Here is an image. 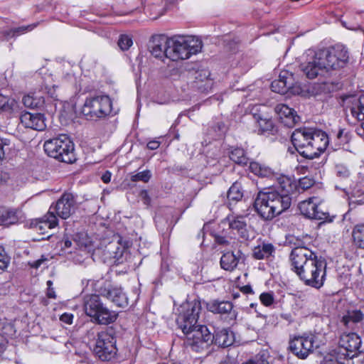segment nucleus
Wrapping results in <instances>:
<instances>
[{
  "label": "nucleus",
  "instance_id": "1",
  "mask_svg": "<svg viewBox=\"0 0 364 364\" xmlns=\"http://www.w3.org/2000/svg\"><path fill=\"white\" fill-rule=\"evenodd\" d=\"M201 311L200 299L183 302L178 309L176 323L186 336V348L197 353H208L213 344V336L205 325H197Z\"/></svg>",
  "mask_w": 364,
  "mask_h": 364
},
{
  "label": "nucleus",
  "instance_id": "2",
  "mask_svg": "<svg viewBox=\"0 0 364 364\" xmlns=\"http://www.w3.org/2000/svg\"><path fill=\"white\" fill-rule=\"evenodd\" d=\"M289 259L291 269L306 285L316 289L323 286L326 275V262L323 257L311 250L301 247L293 248Z\"/></svg>",
  "mask_w": 364,
  "mask_h": 364
},
{
  "label": "nucleus",
  "instance_id": "3",
  "mask_svg": "<svg viewBox=\"0 0 364 364\" xmlns=\"http://www.w3.org/2000/svg\"><path fill=\"white\" fill-rule=\"evenodd\" d=\"M202 41L194 36H174L169 38L168 59L172 61L189 58L201 51Z\"/></svg>",
  "mask_w": 364,
  "mask_h": 364
},
{
  "label": "nucleus",
  "instance_id": "4",
  "mask_svg": "<svg viewBox=\"0 0 364 364\" xmlns=\"http://www.w3.org/2000/svg\"><path fill=\"white\" fill-rule=\"evenodd\" d=\"M46 154L60 162L73 164L76 161L74 144L66 134L46 140L43 144Z\"/></svg>",
  "mask_w": 364,
  "mask_h": 364
},
{
  "label": "nucleus",
  "instance_id": "5",
  "mask_svg": "<svg viewBox=\"0 0 364 364\" xmlns=\"http://www.w3.org/2000/svg\"><path fill=\"white\" fill-rule=\"evenodd\" d=\"M83 307L85 314L98 324L108 325L114 323L118 314L109 310L102 303L99 294H90L84 297Z\"/></svg>",
  "mask_w": 364,
  "mask_h": 364
},
{
  "label": "nucleus",
  "instance_id": "6",
  "mask_svg": "<svg viewBox=\"0 0 364 364\" xmlns=\"http://www.w3.org/2000/svg\"><path fill=\"white\" fill-rule=\"evenodd\" d=\"M112 103L108 95L87 97L82 108V114L87 119H97L109 115L112 110Z\"/></svg>",
  "mask_w": 364,
  "mask_h": 364
},
{
  "label": "nucleus",
  "instance_id": "7",
  "mask_svg": "<svg viewBox=\"0 0 364 364\" xmlns=\"http://www.w3.org/2000/svg\"><path fill=\"white\" fill-rule=\"evenodd\" d=\"M93 350L95 355L102 361H108L114 358L117 348L113 329L109 328L97 333Z\"/></svg>",
  "mask_w": 364,
  "mask_h": 364
},
{
  "label": "nucleus",
  "instance_id": "8",
  "mask_svg": "<svg viewBox=\"0 0 364 364\" xmlns=\"http://www.w3.org/2000/svg\"><path fill=\"white\" fill-rule=\"evenodd\" d=\"M318 56L321 57L326 71L343 68L348 60V50L341 44L318 50Z\"/></svg>",
  "mask_w": 364,
  "mask_h": 364
},
{
  "label": "nucleus",
  "instance_id": "9",
  "mask_svg": "<svg viewBox=\"0 0 364 364\" xmlns=\"http://www.w3.org/2000/svg\"><path fill=\"white\" fill-rule=\"evenodd\" d=\"M95 289L119 307L128 306V298L122 288L112 284L109 280H98L95 284Z\"/></svg>",
  "mask_w": 364,
  "mask_h": 364
},
{
  "label": "nucleus",
  "instance_id": "10",
  "mask_svg": "<svg viewBox=\"0 0 364 364\" xmlns=\"http://www.w3.org/2000/svg\"><path fill=\"white\" fill-rule=\"evenodd\" d=\"M316 338L311 333L294 336L289 341V349L297 358L306 359L314 351Z\"/></svg>",
  "mask_w": 364,
  "mask_h": 364
},
{
  "label": "nucleus",
  "instance_id": "11",
  "mask_svg": "<svg viewBox=\"0 0 364 364\" xmlns=\"http://www.w3.org/2000/svg\"><path fill=\"white\" fill-rule=\"evenodd\" d=\"M304 57L305 60L301 63L299 68L309 79H314L326 70L321 57L318 56V50H308Z\"/></svg>",
  "mask_w": 364,
  "mask_h": 364
},
{
  "label": "nucleus",
  "instance_id": "12",
  "mask_svg": "<svg viewBox=\"0 0 364 364\" xmlns=\"http://www.w3.org/2000/svg\"><path fill=\"white\" fill-rule=\"evenodd\" d=\"M77 208L76 196L70 192H65L60 198L53 204L49 211L62 219H67L73 214Z\"/></svg>",
  "mask_w": 364,
  "mask_h": 364
},
{
  "label": "nucleus",
  "instance_id": "13",
  "mask_svg": "<svg viewBox=\"0 0 364 364\" xmlns=\"http://www.w3.org/2000/svg\"><path fill=\"white\" fill-rule=\"evenodd\" d=\"M329 140L327 134L321 130L314 129L312 130L311 141L304 154V158L313 159L318 157L322 152H323L328 144Z\"/></svg>",
  "mask_w": 364,
  "mask_h": 364
},
{
  "label": "nucleus",
  "instance_id": "14",
  "mask_svg": "<svg viewBox=\"0 0 364 364\" xmlns=\"http://www.w3.org/2000/svg\"><path fill=\"white\" fill-rule=\"evenodd\" d=\"M205 306L208 311L214 314H220L228 323L236 320L237 312L233 309V304L230 301L213 299L206 302Z\"/></svg>",
  "mask_w": 364,
  "mask_h": 364
},
{
  "label": "nucleus",
  "instance_id": "15",
  "mask_svg": "<svg viewBox=\"0 0 364 364\" xmlns=\"http://www.w3.org/2000/svg\"><path fill=\"white\" fill-rule=\"evenodd\" d=\"M254 208L259 217L264 221L276 218L269 191H259L254 201Z\"/></svg>",
  "mask_w": 364,
  "mask_h": 364
},
{
  "label": "nucleus",
  "instance_id": "16",
  "mask_svg": "<svg viewBox=\"0 0 364 364\" xmlns=\"http://www.w3.org/2000/svg\"><path fill=\"white\" fill-rule=\"evenodd\" d=\"M128 242L122 243V238L118 237L117 240L110 242L105 249V254L107 255V257L112 259V262L118 265L124 263L127 260L128 256Z\"/></svg>",
  "mask_w": 364,
  "mask_h": 364
},
{
  "label": "nucleus",
  "instance_id": "17",
  "mask_svg": "<svg viewBox=\"0 0 364 364\" xmlns=\"http://www.w3.org/2000/svg\"><path fill=\"white\" fill-rule=\"evenodd\" d=\"M361 339L356 333H344L338 341V355L341 356L350 355L352 353L359 350Z\"/></svg>",
  "mask_w": 364,
  "mask_h": 364
},
{
  "label": "nucleus",
  "instance_id": "18",
  "mask_svg": "<svg viewBox=\"0 0 364 364\" xmlns=\"http://www.w3.org/2000/svg\"><path fill=\"white\" fill-rule=\"evenodd\" d=\"M312 130L311 128H299L295 129L291 134V142L298 153L303 157L304 154L302 151H306L307 146L310 144L309 142L311 141Z\"/></svg>",
  "mask_w": 364,
  "mask_h": 364
},
{
  "label": "nucleus",
  "instance_id": "19",
  "mask_svg": "<svg viewBox=\"0 0 364 364\" xmlns=\"http://www.w3.org/2000/svg\"><path fill=\"white\" fill-rule=\"evenodd\" d=\"M168 48L169 38L165 36H153L149 46L151 55L162 61L164 60V58H168Z\"/></svg>",
  "mask_w": 364,
  "mask_h": 364
},
{
  "label": "nucleus",
  "instance_id": "20",
  "mask_svg": "<svg viewBox=\"0 0 364 364\" xmlns=\"http://www.w3.org/2000/svg\"><path fill=\"white\" fill-rule=\"evenodd\" d=\"M245 259V255L240 250L226 252L220 258V267L226 271L232 272L239 263H244Z\"/></svg>",
  "mask_w": 364,
  "mask_h": 364
},
{
  "label": "nucleus",
  "instance_id": "21",
  "mask_svg": "<svg viewBox=\"0 0 364 364\" xmlns=\"http://www.w3.org/2000/svg\"><path fill=\"white\" fill-rule=\"evenodd\" d=\"M20 120L26 128L37 131H43L46 128V117L41 113L26 112L21 114Z\"/></svg>",
  "mask_w": 364,
  "mask_h": 364
},
{
  "label": "nucleus",
  "instance_id": "22",
  "mask_svg": "<svg viewBox=\"0 0 364 364\" xmlns=\"http://www.w3.org/2000/svg\"><path fill=\"white\" fill-rule=\"evenodd\" d=\"M269 196L276 217L287 211L291 205V196L279 193V191H269Z\"/></svg>",
  "mask_w": 364,
  "mask_h": 364
},
{
  "label": "nucleus",
  "instance_id": "23",
  "mask_svg": "<svg viewBox=\"0 0 364 364\" xmlns=\"http://www.w3.org/2000/svg\"><path fill=\"white\" fill-rule=\"evenodd\" d=\"M364 320V314L360 309L348 310L342 316L340 323L344 327L350 330H355L359 324Z\"/></svg>",
  "mask_w": 364,
  "mask_h": 364
},
{
  "label": "nucleus",
  "instance_id": "24",
  "mask_svg": "<svg viewBox=\"0 0 364 364\" xmlns=\"http://www.w3.org/2000/svg\"><path fill=\"white\" fill-rule=\"evenodd\" d=\"M275 111L278 114L282 122L289 127H293L297 123L299 117L292 108L286 105L280 104L277 105Z\"/></svg>",
  "mask_w": 364,
  "mask_h": 364
},
{
  "label": "nucleus",
  "instance_id": "25",
  "mask_svg": "<svg viewBox=\"0 0 364 364\" xmlns=\"http://www.w3.org/2000/svg\"><path fill=\"white\" fill-rule=\"evenodd\" d=\"M226 220L228 222L230 229L235 230L243 240L249 239L247 223L243 216L230 215L227 216Z\"/></svg>",
  "mask_w": 364,
  "mask_h": 364
},
{
  "label": "nucleus",
  "instance_id": "26",
  "mask_svg": "<svg viewBox=\"0 0 364 364\" xmlns=\"http://www.w3.org/2000/svg\"><path fill=\"white\" fill-rule=\"evenodd\" d=\"M292 75L287 72H282L280 73L279 79L271 83V90L274 92L285 95L292 87Z\"/></svg>",
  "mask_w": 364,
  "mask_h": 364
},
{
  "label": "nucleus",
  "instance_id": "27",
  "mask_svg": "<svg viewBox=\"0 0 364 364\" xmlns=\"http://www.w3.org/2000/svg\"><path fill=\"white\" fill-rule=\"evenodd\" d=\"M213 343L221 348H227L235 342V334L228 328H223L215 331L213 333Z\"/></svg>",
  "mask_w": 364,
  "mask_h": 364
},
{
  "label": "nucleus",
  "instance_id": "28",
  "mask_svg": "<svg viewBox=\"0 0 364 364\" xmlns=\"http://www.w3.org/2000/svg\"><path fill=\"white\" fill-rule=\"evenodd\" d=\"M318 202L319 199L316 197H311L301 201L299 204L301 213L306 218L312 219L315 216L314 212L318 208Z\"/></svg>",
  "mask_w": 364,
  "mask_h": 364
},
{
  "label": "nucleus",
  "instance_id": "29",
  "mask_svg": "<svg viewBox=\"0 0 364 364\" xmlns=\"http://www.w3.org/2000/svg\"><path fill=\"white\" fill-rule=\"evenodd\" d=\"M278 186L274 191H279V193L288 195L291 194L296 188V182L291 178L287 176H280L277 178Z\"/></svg>",
  "mask_w": 364,
  "mask_h": 364
},
{
  "label": "nucleus",
  "instance_id": "30",
  "mask_svg": "<svg viewBox=\"0 0 364 364\" xmlns=\"http://www.w3.org/2000/svg\"><path fill=\"white\" fill-rule=\"evenodd\" d=\"M18 220V213L16 209L0 208V225L9 226L14 225Z\"/></svg>",
  "mask_w": 364,
  "mask_h": 364
},
{
  "label": "nucleus",
  "instance_id": "31",
  "mask_svg": "<svg viewBox=\"0 0 364 364\" xmlns=\"http://www.w3.org/2000/svg\"><path fill=\"white\" fill-rule=\"evenodd\" d=\"M25 107L31 109H41L44 107L45 98L40 92H30L23 97Z\"/></svg>",
  "mask_w": 364,
  "mask_h": 364
},
{
  "label": "nucleus",
  "instance_id": "32",
  "mask_svg": "<svg viewBox=\"0 0 364 364\" xmlns=\"http://www.w3.org/2000/svg\"><path fill=\"white\" fill-rule=\"evenodd\" d=\"M275 252L274 246L271 243L263 242L255 247L252 250V257L255 259H267Z\"/></svg>",
  "mask_w": 364,
  "mask_h": 364
},
{
  "label": "nucleus",
  "instance_id": "33",
  "mask_svg": "<svg viewBox=\"0 0 364 364\" xmlns=\"http://www.w3.org/2000/svg\"><path fill=\"white\" fill-rule=\"evenodd\" d=\"M249 168L252 173L261 178H271L274 175L272 168L259 162L250 161Z\"/></svg>",
  "mask_w": 364,
  "mask_h": 364
},
{
  "label": "nucleus",
  "instance_id": "34",
  "mask_svg": "<svg viewBox=\"0 0 364 364\" xmlns=\"http://www.w3.org/2000/svg\"><path fill=\"white\" fill-rule=\"evenodd\" d=\"M229 157L234 163L245 166L250 163L245 151L240 147H232L229 152Z\"/></svg>",
  "mask_w": 364,
  "mask_h": 364
},
{
  "label": "nucleus",
  "instance_id": "35",
  "mask_svg": "<svg viewBox=\"0 0 364 364\" xmlns=\"http://www.w3.org/2000/svg\"><path fill=\"white\" fill-rule=\"evenodd\" d=\"M36 26V24H31L28 26H22L19 27H15L10 29L4 30L1 32L2 36L0 37V39H8L12 37L18 36L21 34L32 31Z\"/></svg>",
  "mask_w": 364,
  "mask_h": 364
},
{
  "label": "nucleus",
  "instance_id": "36",
  "mask_svg": "<svg viewBox=\"0 0 364 364\" xmlns=\"http://www.w3.org/2000/svg\"><path fill=\"white\" fill-rule=\"evenodd\" d=\"M227 197L230 205H231V202L236 203L242 200L243 190L240 182L236 181L230 186L228 191Z\"/></svg>",
  "mask_w": 364,
  "mask_h": 364
},
{
  "label": "nucleus",
  "instance_id": "37",
  "mask_svg": "<svg viewBox=\"0 0 364 364\" xmlns=\"http://www.w3.org/2000/svg\"><path fill=\"white\" fill-rule=\"evenodd\" d=\"M17 107L16 101L0 94V114H11Z\"/></svg>",
  "mask_w": 364,
  "mask_h": 364
},
{
  "label": "nucleus",
  "instance_id": "38",
  "mask_svg": "<svg viewBox=\"0 0 364 364\" xmlns=\"http://www.w3.org/2000/svg\"><path fill=\"white\" fill-rule=\"evenodd\" d=\"M350 110L352 116L358 121L364 120V95L355 100Z\"/></svg>",
  "mask_w": 364,
  "mask_h": 364
},
{
  "label": "nucleus",
  "instance_id": "39",
  "mask_svg": "<svg viewBox=\"0 0 364 364\" xmlns=\"http://www.w3.org/2000/svg\"><path fill=\"white\" fill-rule=\"evenodd\" d=\"M352 237L354 244L359 248L364 249V223H359L353 227Z\"/></svg>",
  "mask_w": 364,
  "mask_h": 364
},
{
  "label": "nucleus",
  "instance_id": "40",
  "mask_svg": "<svg viewBox=\"0 0 364 364\" xmlns=\"http://www.w3.org/2000/svg\"><path fill=\"white\" fill-rule=\"evenodd\" d=\"M58 225V218L56 215L53 214V212L49 211L48 215H45L41 219L36 228L39 230H43L44 228L49 229L55 228Z\"/></svg>",
  "mask_w": 364,
  "mask_h": 364
},
{
  "label": "nucleus",
  "instance_id": "41",
  "mask_svg": "<svg viewBox=\"0 0 364 364\" xmlns=\"http://www.w3.org/2000/svg\"><path fill=\"white\" fill-rule=\"evenodd\" d=\"M341 364H364V352L357 350L350 355L343 356Z\"/></svg>",
  "mask_w": 364,
  "mask_h": 364
},
{
  "label": "nucleus",
  "instance_id": "42",
  "mask_svg": "<svg viewBox=\"0 0 364 364\" xmlns=\"http://www.w3.org/2000/svg\"><path fill=\"white\" fill-rule=\"evenodd\" d=\"M259 126V133H272L274 132V125L272 119L259 117L257 120Z\"/></svg>",
  "mask_w": 364,
  "mask_h": 364
},
{
  "label": "nucleus",
  "instance_id": "43",
  "mask_svg": "<svg viewBox=\"0 0 364 364\" xmlns=\"http://www.w3.org/2000/svg\"><path fill=\"white\" fill-rule=\"evenodd\" d=\"M269 355L267 353L259 352L242 364H269Z\"/></svg>",
  "mask_w": 364,
  "mask_h": 364
},
{
  "label": "nucleus",
  "instance_id": "44",
  "mask_svg": "<svg viewBox=\"0 0 364 364\" xmlns=\"http://www.w3.org/2000/svg\"><path fill=\"white\" fill-rule=\"evenodd\" d=\"M315 216L312 218L318 220H323V222L331 223L334 217H331L328 212L323 211L320 207L319 203H318V208L314 212Z\"/></svg>",
  "mask_w": 364,
  "mask_h": 364
},
{
  "label": "nucleus",
  "instance_id": "45",
  "mask_svg": "<svg viewBox=\"0 0 364 364\" xmlns=\"http://www.w3.org/2000/svg\"><path fill=\"white\" fill-rule=\"evenodd\" d=\"M151 177V171L149 170H145L132 175L131 176V181L132 182L143 181L144 183H146L150 180Z\"/></svg>",
  "mask_w": 364,
  "mask_h": 364
},
{
  "label": "nucleus",
  "instance_id": "46",
  "mask_svg": "<svg viewBox=\"0 0 364 364\" xmlns=\"http://www.w3.org/2000/svg\"><path fill=\"white\" fill-rule=\"evenodd\" d=\"M10 140L7 139L0 138V162L2 161L6 158V155L10 151Z\"/></svg>",
  "mask_w": 364,
  "mask_h": 364
},
{
  "label": "nucleus",
  "instance_id": "47",
  "mask_svg": "<svg viewBox=\"0 0 364 364\" xmlns=\"http://www.w3.org/2000/svg\"><path fill=\"white\" fill-rule=\"evenodd\" d=\"M132 44V38L127 35H121L118 40V46L122 50H128Z\"/></svg>",
  "mask_w": 364,
  "mask_h": 364
},
{
  "label": "nucleus",
  "instance_id": "48",
  "mask_svg": "<svg viewBox=\"0 0 364 364\" xmlns=\"http://www.w3.org/2000/svg\"><path fill=\"white\" fill-rule=\"evenodd\" d=\"M261 303L265 306H270L274 302V295L272 291L263 292L259 295Z\"/></svg>",
  "mask_w": 364,
  "mask_h": 364
},
{
  "label": "nucleus",
  "instance_id": "49",
  "mask_svg": "<svg viewBox=\"0 0 364 364\" xmlns=\"http://www.w3.org/2000/svg\"><path fill=\"white\" fill-rule=\"evenodd\" d=\"M10 262V257L8 256L4 247L0 246V269L5 270Z\"/></svg>",
  "mask_w": 364,
  "mask_h": 364
},
{
  "label": "nucleus",
  "instance_id": "50",
  "mask_svg": "<svg viewBox=\"0 0 364 364\" xmlns=\"http://www.w3.org/2000/svg\"><path fill=\"white\" fill-rule=\"evenodd\" d=\"M337 137L340 140L341 143L347 144L351 139V134L349 132L343 129L339 130Z\"/></svg>",
  "mask_w": 364,
  "mask_h": 364
},
{
  "label": "nucleus",
  "instance_id": "51",
  "mask_svg": "<svg viewBox=\"0 0 364 364\" xmlns=\"http://www.w3.org/2000/svg\"><path fill=\"white\" fill-rule=\"evenodd\" d=\"M315 183V181L309 177L305 176L299 179V185L301 188L306 190L312 187Z\"/></svg>",
  "mask_w": 364,
  "mask_h": 364
},
{
  "label": "nucleus",
  "instance_id": "52",
  "mask_svg": "<svg viewBox=\"0 0 364 364\" xmlns=\"http://www.w3.org/2000/svg\"><path fill=\"white\" fill-rule=\"evenodd\" d=\"M15 332L14 326L11 323H6L3 326L0 333L4 334L8 338V337L14 336Z\"/></svg>",
  "mask_w": 364,
  "mask_h": 364
},
{
  "label": "nucleus",
  "instance_id": "53",
  "mask_svg": "<svg viewBox=\"0 0 364 364\" xmlns=\"http://www.w3.org/2000/svg\"><path fill=\"white\" fill-rule=\"evenodd\" d=\"M343 356L338 355L336 353V357H325L321 364H341L343 360Z\"/></svg>",
  "mask_w": 364,
  "mask_h": 364
},
{
  "label": "nucleus",
  "instance_id": "54",
  "mask_svg": "<svg viewBox=\"0 0 364 364\" xmlns=\"http://www.w3.org/2000/svg\"><path fill=\"white\" fill-rule=\"evenodd\" d=\"M336 175L341 178H346L350 175L349 170L343 166H337L336 167Z\"/></svg>",
  "mask_w": 364,
  "mask_h": 364
},
{
  "label": "nucleus",
  "instance_id": "55",
  "mask_svg": "<svg viewBox=\"0 0 364 364\" xmlns=\"http://www.w3.org/2000/svg\"><path fill=\"white\" fill-rule=\"evenodd\" d=\"M139 196L141 197V200L143 203L146 205H149L151 203V198L149 195V193L146 190H141L139 193Z\"/></svg>",
  "mask_w": 364,
  "mask_h": 364
},
{
  "label": "nucleus",
  "instance_id": "56",
  "mask_svg": "<svg viewBox=\"0 0 364 364\" xmlns=\"http://www.w3.org/2000/svg\"><path fill=\"white\" fill-rule=\"evenodd\" d=\"M7 343V338L4 334L0 333V355L5 351Z\"/></svg>",
  "mask_w": 364,
  "mask_h": 364
},
{
  "label": "nucleus",
  "instance_id": "57",
  "mask_svg": "<svg viewBox=\"0 0 364 364\" xmlns=\"http://www.w3.org/2000/svg\"><path fill=\"white\" fill-rule=\"evenodd\" d=\"M60 320L67 324H71L73 320V315L70 313H64L60 316Z\"/></svg>",
  "mask_w": 364,
  "mask_h": 364
},
{
  "label": "nucleus",
  "instance_id": "58",
  "mask_svg": "<svg viewBox=\"0 0 364 364\" xmlns=\"http://www.w3.org/2000/svg\"><path fill=\"white\" fill-rule=\"evenodd\" d=\"M46 261H47V258L45 257L43 255L41 256V257L37 260H35L32 262H29V265L32 268H34V269H38L39 268L41 264L45 262Z\"/></svg>",
  "mask_w": 364,
  "mask_h": 364
},
{
  "label": "nucleus",
  "instance_id": "59",
  "mask_svg": "<svg viewBox=\"0 0 364 364\" xmlns=\"http://www.w3.org/2000/svg\"><path fill=\"white\" fill-rule=\"evenodd\" d=\"M147 148L150 150H156L160 146V142L156 140L150 141L147 144Z\"/></svg>",
  "mask_w": 364,
  "mask_h": 364
},
{
  "label": "nucleus",
  "instance_id": "60",
  "mask_svg": "<svg viewBox=\"0 0 364 364\" xmlns=\"http://www.w3.org/2000/svg\"><path fill=\"white\" fill-rule=\"evenodd\" d=\"M355 131L358 136L364 139V119L363 122L355 128Z\"/></svg>",
  "mask_w": 364,
  "mask_h": 364
},
{
  "label": "nucleus",
  "instance_id": "61",
  "mask_svg": "<svg viewBox=\"0 0 364 364\" xmlns=\"http://www.w3.org/2000/svg\"><path fill=\"white\" fill-rule=\"evenodd\" d=\"M164 220V218L159 215H158L155 217L156 225L158 228H159L161 230H164V227L162 225Z\"/></svg>",
  "mask_w": 364,
  "mask_h": 364
},
{
  "label": "nucleus",
  "instance_id": "62",
  "mask_svg": "<svg viewBox=\"0 0 364 364\" xmlns=\"http://www.w3.org/2000/svg\"><path fill=\"white\" fill-rule=\"evenodd\" d=\"M241 291L244 294H253L252 288L250 285H245L241 288Z\"/></svg>",
  "mask_w": 364,
  "mask_h": 364
},
{
  "label": "nucleus",
  "instance_id": "63",
  "mask_svg": "<svg viewBox=\"0 0 364 364\" xmlns=\"http://www.w3.org/2000/svg\"><path fill=\"white\" fill-rule=\"evenodd\" d=\"M47 296L48 298H50V299H55L56 298V294H55V290H54V289L53 287L48 288V289H47Z\"/></svg>",
  "mask_w": 364,
  "mask_h": 364
},
{
  "label": "nucleus",
  "instance_id": "64",
  "mask_svg": "<svg viewBox=\"0 0 364 364\" xmlns=\"http://www.w3.org/2000/svg\"><path fill=\"white\" fill-rule=\"evenodd\" d=\"M111 179V174L109 172L107 171L102 176V180L105 183H109Z\"/></svg>",
  "mask_w": 364,
  "mask_h": 364
}]
</instances>
